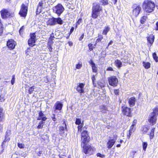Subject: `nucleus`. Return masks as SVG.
Masks as SVG:
<instances>
[{"mask_svg": "<svg viewBox=\"0 0 158 158\" xmlns=\"http://www.w3.org/2000/svg\"><path fill=\"white\" fill-rule=\"evenodd\" d=\"M155 6L154 2L150 0H144L142 4L143 10L148 13L152 12L154 10Z\"/></svg>", "mask_w": 158, "mask_h": 158, "instance_id": "obj_1", "label": "nucleus"}, {"mask_svg": "<svg viewBox=\"0 0 158 158\" xmlns=\"http://www.w3.org/2000/svg\"><path fill=\"white\" fill-rule=\"evenodd\" d=\"M91 17L94 19H96L102 11V7L99 4H94L92 8Z\"/></svg>", "mask_w": 158, "mask_h": 158, "instance_id": "obj_2", "label": "nucleus"}, {"mask_svg": "<svg viewBox=\"0 0 158 158\" xmlns=\"http://www.w3.org/2000/svg\"><path fill=\"white\" fill-rule=\"evenodd\" d=\"M89 137L88 135L87 131H83L81 133V145L82 143L84 144L87 143L89 141Z\"/></svg>", "mask_w": 158, "mask_h": 158, "instance_id": "obj_3", "label": "nucleus"}, {"mask_svg": "<svg viewBox=\"0 0 158 158\" xmlns=\"http://www.w3.org/2000/svg\"><path fill=\"white\" fill-rule=\"evenodd\" d=\"M64 8L60 4H58L56 6L53 7L54 12L60 16L64 11Z\"/></svg>", "mask_w": 158, "mask_h": 158, "instance_id": "obj_4", "label": "nucleus"}, {"mask_svg": "<svg viewBox=\"0 0 158 158\" xmlns=\"http://www.w3.org/2000/svg\"><path fill=\"white\" fill-rule=\"evenodd\" d=\"M109 83V85L113 86H117L118 80L115 76L111 77L108 78Z\"/></svg>", "mask_w": 158, "mask_h": 158, "instance_id": "obj_5", "label": "nucleus"}, {"mask_svg": "<svg viewBox=\"0 0 158 158\" xmlns=\"http://www.w3.org/2000/svg\"><path fill=\"white\" fill-rule=\"evenodd\" d=\"M156 115L153 113H151L149 116L148 121L152 125L155 124L156 122Z\"/></svg>", "mask_w": 158, "mask_h": 158, "instance_id": "obj_6", "label": "nucleus"}, {"mask_svg": "<svg viewBox=\"0 0 158 158\" xmlns=\"http://www.w3.org/2000/svg\"><path fill=\"white\" fill-rule=\"evenodd\" d=\"M83 152L86 154L90 155L93 153L94 151L93 148L89 145H84L83 146Z\"/></svg>", "mask_w": 158, "mask_h": 158, "instance_id": "obj_7", "label": "nucleus"}, {"mask_svg": "<svg viewBox=\"0 0 158 158\" xmlns=\"http://www.w3.org/2000/svg\"><path fill=\"white\" fill-rule=\"evenodd\" d=\"M2 18L6 19L9 18L10 16H13V14L10 15V13L6 9H3L0 12Z\"/></svg>", "mask_w": 158, "mask_h": 158, "instance_id": "obj_8", "label": "nucleus"}, {"mask_svg": "<svg viewBox=\"0 0 158 158\" xmlns=\"http://www.w3.org/2000/svg\"><path fill=\"white\" fill-rule=\"evenodd\" d=\"M27 7L24 4L22 5L21 8L19 12V14L21 16L25 17L27 14Z\"/></svg>", "mask_w": 158, "mask_h": 158, "instance_id": "obj_9", "label": "nucleus"}, {"mask_svg": "<svg viewBox=\"0 0 158 158\" xmlns=\"http://www.w3.org/2000/svg\"><path fill=\"white\" fill-rule=\"evenodd\" d=\"M123 113L128 117L131 116V109L130 108L126 106H123L122 107Z\"/></svg>", "mask_w": 158, "mask_h": 158, "instance_id": "obj_10", "label": "nucleus"}, {"mask_svg": "<svg viewBox=\"0 0 158 158\" xmlns=\"http://www.w3.org/2000/svg\"><path fill=\"white\" fill-rule=\"evenodd\" d=\"M16 45L15 42L12 39L9 40L7 42V46L10 50L14 49Z\"/></svg>", "mask_w": 158, "mask_h": 158, "instance_id": "obj_11", "label": "nucleus"}, {"mask_svg": "<svg viewBox=\"0 0 158 158\" xmlns=\"http://www.w3.org/2000/svg\"><path fill=\"white\" fill-rule=\"evenodd\" d=\"M133 8L132 12L134 16L136 17L139 14L141 10V8L139 5H138L136 6H134Z\"/></svg>", "mask_w": 158, "mask_h": 158, "instance_id": "obj_12", "label": "nucleus"}, {"mask_svg": "<svg viewBox=\"0 0 158 158\" xmlns=\"http://www.w3.org/2000/svg\"><path fill=\"white\" fill-rule=\"evenodd\" d=\"M67 129V127L66 124L65 123V122H64L62 124V125L61 126H60L59 130L60 132V134L61 135L63 136H65L66 135V133H65L64 132H62V131H64L65 130H66Z\"/></svg>", "mask_w": 158, "mask_h": 158, "instance_id": "obj_13", "label": "nucleus"}, {"mask_svg": "<svg viewBox=\"0 0 158 158\" xmlns=\"http://www.w3.org/2000/svg\"><path fill=\"white\" fill-rule=\"evenodd\" d=\"M85 84L81 83H80L77 88V90L80 93H84V90L83 89Z\"/></svg>", "mask_w": 158, "mask_h": 158, "instance_id": "obj_14", "label": "nucleus"}, {"mask_svg": "<svg viewBox=\"0 0 158 158\" xmlns=\"http://www.w3.org/2000/svg\"><path fill=\"white\" fill-rule=\"evenodd\" d=\"M47 119L46 116L43 113L42 111H40L39 113V116L37 120H42V122L45 121Z\"/></svg>", "mask_w": 158, "mask_h": 158, "instance_id": "obj_15", "label": "nucleus"}, {"mask_svg": "<svg viewBox=\"0 0 158 158\" xmlns=\"http://www.w3.org/2000/svg\"><path fill=\"white\" fill-rule=\"evenodd\" d=\"M62 104L59 101L56 102L54 104V108H55V110H60L62 107Z\"/></svg>", "mask_w": 158, "mask_h": 158, "instance_id": "obj_16", "label": "nucleus"}, {"mask_svg": "<svg viewBox=\"0 0 158 158\" xmlns=\"http://www.w3.org/2000/svg\"><path fill=\"white\" fill-rule=\"evenodd\" d=\"M89 63L92 67L93 71L94 72L97 73V68L95 64L93 61L92 60H90L89 61Z\"/></svg>", "mask_w": 158, "mask_h": 158, "instance_id": "obj_17", "label": "nucleus"}, {"mask_svg": "<svg viewBox=\"0 0 158 158\" xmlns=\"http://www.w3.org/2000/svg\"><path fill=\"white\" fill-rule=\"evenodd\" d=\"M136 99L135 97H131L129 99L128 102L130 106L131 107L134 106L135 104Z\"/></svg>", "mask_w": 158, "mask_h": 158, "instance_id": "obj_18", "label": "nucleus"}, {"mask_svg": "<svg viewBox=\"0 0 158 158\" xmlns=\"http://www.w3.org/2000/svg\"><path fill=\"white\" fill-rule=\"evenodd\" d=\"M115 142V139H110L107 143V148H110L112 147Z\"/></svg>", "mask_w": 158, "mask_h": 158, "instance_id": "obj_19", "label": "nucleus"}, {"mask_svg": "<svg viewBox=\"0 0 158 158\" xmlns=\"http://www.w3.org/2000/svg\"><path fill=\"white\" fill-rule=\"evenodd\" d=\"M56 19L54 18H52L49 19L47 22L48 24L50 25H53L56 24Z\"/></svg>", "mask_w": 158, "mask_h": 158, "instance_id": "obj_20", "label": "nucleus"}, {"mask_svg": "<svg viewBox=\"0 0 158 158\" xmlns=\"http://www.w3.org/2000/svg\"><path fill=\"white\" fill-rule=\"evenodd\" d=\"M154 39V36L152 35H150L147 37L148 42L150 44L151 46L152 45L153 43Z\"/></svg>", "mask_w": 158, "mask_h": 158, "instance_id": "obj_21", "label": "nucleus"}, {"mask_svg": "<svg viewBox=\"0 0 158 158\" xmlns=\"http://www.w3.org/2000/svg\"><path fill=\"white\" fill-rule=\"evenodd\" d=\"M150 129V127L148 125L143 126L141 128V130L143 133L145 134L147 133Z\"/></svg>", "mask_w": 158, "mask_h": 158, "instance_id": "obj_22", "label": "nucleus"}, {"mask_svg": "<svg viewBox=\"0 0 158 158\" xmlns=\"http://www.w3.org/2000/svg\"><path fill=\"white\" fill-rule=\"evenodd\" d=\"M155 129V127L152 128L150 132L148 135L149 136V138L151 140L154 137V132Z\"/></svg>", "mask_w": 158, "mask_h": 158, "instance_id": "obj_23", "label": "nucleus"}, {"mask_svg": "<svg viewBox=\"0 0 158 158\" xmlns=\"http://www.w3.org/2000/svg\"><path fill=\"white\" fill-rule=\"evenodd\" d=\"M35 40H32L29 39L28 40V44L30 46H33L35 45Z\"/></svg>", "mask_w": 158, "mask_h": 158, "instance_id": "obj_24", "label": "nucleus"}, {"mask_svg": "<svg viewBox=\"0 0 158 158\" xmlns=\"http://www.w3.org/2000/svg\"><path fill=\"white\" fill-rule=\"evenodd\" d=\"M100 109L101 110V111L102 113H106L108 111V110H107V108L105 106L102 105L100 106Z\"/></svg>", "mask_w": 158, "mask_h": 158, "instance_id": "obj_25", "label": "nucleus"}, {"mask_svg": "<svg viewBox=\"0 0 158 158\" xmlns=\"http://www.w3.org/2000/svg\"><path fill=\"white\" fill-rule=\"evenodd\" d=\"M115 65L118 68H120L122 66V63L121 62L118 60H116L115 61Z\"/></svg>", "mask_w": 158, "mask_h": 158, "instance_id": "obj_26", "label": "nucleus"}, {"mask_svg": "<svg viewBox=\"0 0 158 158\" xmlns=\"http://www.w3.org/2000/svg\"><path fill=\"white\" fill-rule=\"evenodd\" d=\"M110 29V28L108 26L105 27L102 31V34L104 35H106Z\"/></svg>", "mask_w": 158, "mask_h": 158, "instance_id": "obj_27", "label": "nucleus"}, {"mask_svg": "<svg viewBox=\"0 0 158 158\" xmlns=\"http://www.w3.org/2000/svg\"><path fill=\"white\" fill-rule=\"evenodd\" d=\"M3 109L0 107V121H1L4 118Z\"/></svg>", "mask_w": 158, "mask_h": 158, "instance_id": "obj_28", "label": "nucleus"}, {"mask_svg": "<svg viewBox=\"0 0 158 158\" xmlns=\"http://www.w3.org/2000/svg\"><path fill=\"white\" fill-rule=\"evenodd\" d=\"M143 66L146 69L149 68L150 67V64L148 62H143Z\"/></svg>", "mask_w": 158, "mask_h": 158, "instance_id": "obj_29", "label": "nucleus"}, {"mask_svg": "<svg viewBox=\"0 0 158 158\" xmlns=\"http://www.w3.org/2000/svg\"><path fill=\"white\" fill-rule=\"evenodd\" d=\"M43 1H41L40 2H39V3L38 5V7H37V12H39V10H40L42 8V6H43Z\"/></svg>", "mask_w": 158, "mask_h": 158, "instance_id": "obj_30", "label": "nucleus"}, {"mask_svg": "<svg viewBox=\"0 0 158 158\" xmlns=\"http://www.w3.org/2000/svg\"><path fill=\"white\" fill-rule=\"evenodd\" d=\"M56 20V23H58V24H62L63 23V21L60 18H55Z\"/></svg>", "mask_w": 158, "mask_h": 158, "instance_id": "obj_31", "label": "nucleus"}, {"mask_svg": "<svg viewBox=\"0 0 158 158\" xmlns=\"http://www.w3.org/2000/svg\"><path fill=\"white\" fill-rule=\"evenodd\" d=\"M53 38H54V37H52V36H51L49 38V41L48 42V46H51V45L52 44L53 42L52 40Z\"/></svg>", "mask_w": 158, "mask_h": 158, "instance_id": "obj_32", "label": "nucleus"}, {"mask_svg": "<svg viewBox=\"0 0 158 158\" xmlns=\"http://www.w3.org/2000/svg\"><path fill=\"white\" fill-rule=\"evenodd\" d=\"M98 38L96 40V43H98L100 41H101L103 39V36L101 35H99L98 36Z\"/></svg>", "mask_w": 158, "mask_h": 158, "instance_id": "obj_33", "label": "nucleus"}, {"mask_svg": "<svg viewBox=\"0 0 158 158\" xmlns=\"http://www.w3.org/2000/svg\"><path fill=\"white\" fill-rule=\"evenodd\" d=\"M142 146L143 150L144 151H145L148 146L147 143L146 142H143L142 143Z\"/></svg>", "mask_w": 158, "mask_h": 158, "instance_id": "obj_34", "label": "nucleus"}, {"mask_svg": "<svg viewBox=\"0 0 158 158\" xmlns=\"http://www.w3.org/2000/svg\"><path fill=\"white\" fill-rule=\"evenodd\" d=\"M154 60L156 62L158 61V57L157 56L155 52L154 53L152 54Z\"/></svg>", "mask_w": 158, "mask_h": 158, "instance_id": "obj_35", "label": "nucleus"}, {"mask_svg": "<svg viewBox=\"0 0 158 158\" xmlns=\"http://www.w3.org/2000/svg\"><path fill=\"white\" fill-rule=\"evenodd\" d=\"M147 19L146 16H143L140 19V22L141 23H143Z\"/></svg>", "mask_w": 158, "mask_h": 158, "instance_id": "obj_36", "label": "nucleus"}, {"mask_svg": "<svg viewBox=\"0 0 158 158\" xmlns=\"http://www.w3.org/2000/svg\"><path fill=\"white\" fill-rule=\"evenodd\" d=\"M34 86L31 87L28 90L29 94H31L33 93V92L34 91Z\"/></svg>", "mask_w": 158, "mask_h": 158, "instance_id": "obj_37", "label": "nucleus"}, {"mask_svg": "<svg viewBox=\"0 0 158 158\" xmlns=\"http://www.w3.org/2000/svg\"><path fill=\"white\" fill-rule=\"evenodd\" d=\"M135 126L131 125L129 130V131H130V132L132 133L135 131Z\"/></svg>", "mask_w": 158, "mask_h": 158, "instance_id": "obj_38", "label": "nucleus"}, {"mask_svg": "<svg viewBox=\"0 0 158 158\" xmlns=\"http://www.w3.org/2000/svg\"><path fill=\"white\" fill-rule=\"evenodd\" d=\"M152 113H154L156 115L157 114L158 115V106L153 109V112Z\"/></svg>", "mask_w": 158, "mask_h": 158, "instance_id": "obj_39", "label": "nucleus"}, {"mask_svg": "<svg viewBox=\"0 0 158 158\" xmlns=\"http://www.w3.org/2000/svg\"><path fill=\"white\" fill-rule=\"evenodd\" d=\"M44 123V122H42V121H40L39 123L38 126L37 127V128L38 129L42 128L43 126V124Z\"/></svg>", "mask_w": 158, "mask_h": 158, "instance_id": "obj_40", "label": "nucleus"}, {"mask_svg": "<svg viewBox=\"0 0 158 158\" xmlns=\"http://www.w3.org/2000/svg\"><path fill=\"white\" fill-rule=\"evenodd\" d=\"M18 146L20 148H23L25 147V145L23 143H18Z\"/></svg>", "mask_w": 158, "mask_h": 158, "instance_id": "obj_41", "label": "nucleus"}, {"mask_svg": "<svg viewBox=\"0 0 158 158\" xmlns=\"http://www.w3.org/2000/svg\"><path fill=\"white\" fill-rule=\"evenodd\" d=\"M75 123L77 125H79L81 123V119L79 118H77Z\"/></svg>", "mask_w": 158, "mask_h": 158, "instance_id": "obj_42", "label": "nucleus"}, {"mask_svg": "<svg viewBox=\"0 0 158 158\" xmlns=\"http://www.w3.org/2000/svg\"><path fill=\"white\" fill-rule=\"evenodd\" d=\"M35 33H32L30 35V39L32 40H35Z\"/></svg>", "mask_w": 158, "mask_h": 158, "instance_id": "obj_43", "label": "nucleus"}, {"mask_svg": "<svg viewBox=\"0 0 158 158\" xmlns=\"http://www.w3.org/2000/svg\"><path fill=\"white\" fill-rule=\"evenodd\" d=\"M15 76L14 75L12 77V79H11V84L13 85L14 83H15Z\"/></svg>", "mask_w": 158, "mask_h": 158, "instance_id": "obj_44", "label": "nucleus"}, {"mask_svg": "<svg viewBox=\"0 0 158 158\" xmlns=\"http://www.w3.org/2000/svg\"><path fill=\"white\" fill-rule=\"evenodd\" d=\"M101 2L104 5L107 4V0H102Z\"/></svg>", "mask_w": 158, "mask_h": 158, "instance_id": "obj_45", "label": "nucleus"}, {"mask_svg": "<svg viewBox=\"0 0 158 158\" xmlns=\"http://www.w3.org/2000/svg\"><path fill=\"white\" fill-rule=\"evenodd\" d=\"M82 64H76V67L77 69H80L82 67Z\"/></svg>", "mask_w": 158, "mask_h": 158, "instance_id": "obj_46", "label": "nucleus"}, {"mask_svg": "<svg viewBox=\"0 0 158 158\" xmlns=\"http://www.w3.org/2000/svg\"><path fill=\"white\" fill-rule=\"evenodd\" d=\"M88 46L89 48V49L90 51H91L93 50V48L92 47V44H89L88 45Z\"/></svg>", "mask_w": 158, "mask_h": 158, "instance_id": "obj_47", "label": "nucleus"}, {"mask_svg": "<svg viewBox=\"0 0 158 158\" xmlns=\"http://www.w3.org/2000/svg\"><path fill=\"white\" fill-rule=\"evenodd\" d=\"M82 127V125H79L78 126V132H81V128Z\"/></svg>", "mask_w": 158, "mask_h": 158, "instance_id": "obj_48", "label": "nucleus"}, {"mask_svg": "<svg viewBox=\"0 0 158 158\" xmlns=\"http://www.w3.org/2000/svg\"><path fill=\"white\" fill-rule=\"evenodd\" d=\"M24 29V26H23L20 28L19 30V33L20 35H21V34H22V32L23 31V30Z\"/></svg>", "mask_w": 158, "mask_h": 158, "instance_id": "obj_49", "label": "nucleus"}, {"mask_svg": "<svg viewBox=\"0 0 158 158\" xmlns=\"http://www.w3.org/2000/svg\"><path fill=\"white\" fill-rule=\"evenodd\" d=\"M5 99L4 98V96L3 95H1L0 96V102H2L4 101Z\"/></svg>", "mask_w": 158, "mask_h": 158, "instance_id": "obj_50", "label": "nucleus"}, {"mask_svg": "<svg viewBox=\"0 0 158 158\" xmlns=\"http://www.w3.org/2000/svg\"><path fill=\"white\" fill-rule=\"evenodd\" d=\"M34 91L35 92H36L37 91H39L40 89V88L38 87H36L34 86Z\"/></svg>", "mask_w": 158, "mask_h": 158, "instance_id": "obj_51", "label": "nucleus"}, {"mask_svg": "<svg viewBox=\"0 0 158 158\" xmlns=\"http://www.w3.org/2000/svg\"><path fill=\"white\" fill-rule=\"evenodd\" d=\"M97 155L98 156H99L101 158H103L105 157L104 155L100 153H98L97 154Z\"/></svg>", "mask_w": 158, "mask_h": 158, "instance_id": "obj_52", "label": "nucleus"}, {"mask_svg": "<svg viewBox=\"0 0 158 158\" xmlns=\"http://www.w3.org/2000/svg\"><path fill=\"white\" fill-rule=\"evenodd\" d=\"M3 27H0V35H1L3 31Z\"/></svg>", "mask_w": 158, "mask_h": 158, "instance_id": "obj_53", "label": "nucleus"}, {"mask_svg": "<svg viewBox=\"0 0 158 158\" xmlns=\"http://www.w3.org/2000/svg\"><path fill=\"white\" fill-rule=\"evenodd\" d=\"M82 22L81 19H79L77 22V25L79 24Z\"/></svg>", "mask_w": 158, "mask_h": 158, "instance_id": "obj_54", "label": "nucleus"}, {"mask_svg": "<svg viewBox=\"0 0 158 158\" xmlns=\"http://www.w3.org/2000/svg\"><path fill=\"white\" fill-rule=\"evenodd\" d=\"M136 123H137V120H134V121H133V122L132 123V124L131 125L133 126H135V125Z\"/></svg>", "mask_w": 158, "mask_h": 158, "instance_id": "obj_55", "label": "nucleus"}, {"mask_svg": "<svg viewBox=\"0 0 158 158\" xmlns=\"http://www.w3.org/2000/svg\"><path fill=\"white\" fill-rule=\"evenodd\" d=\"M92 81L93 83L94 84V81L95 80V76L94 75L92 76Z\"/></svg>", "mask_w": 158, "mask_h": 158, "instance_id": "obj_56", "label": "nucleus"}, {"mask_svg": "<svg viewBox=\"0 0 158 158\" xmlns=\"http://www.w3.org/2000/svg\"><path fill=\"white\" fill-rule=\"evenodd\" d=\"M114 93L116 95H118L119 93V91L118 89H115L114 90Z\"/></svg>", "mask_w": 158, "mask_h": 158, "instance_id": "obj_57", "label": "nucleus"}, {"mask_svg": "<svg viewBox=\"0 0 158 158\" xmlns=\"http://www.w3.org/2000/svg\"><path fill=\"white\" fill-rule=\"evenodd\" d=\"M132 132H130V131H129V134L127 135V137L128 139H129L130 137V136L132 134Z\"/></svg>", "mask_w": 158, "mask_h": 158, "instance_id": "obj_58", "label": "nucleus"}, {"mask_svg": "<svg viewBox=\"0 0 158 158\" xmlns=\"http://www.w3.org/2000/svg\"><path fill=\"white\" fill-rule=\"evenodd\" d=\"M107 70L112 71L113 70V69L112 67H109L107 69Z\"/></svg>", "mask_w": 158, "mask_h": 158, "instance_id": "obj_59", "label": "nucleus"}, {"mask_svg": "<svg viewBox=\"0 0 158 158\" xmlns=\"http://www.w3.org/2000/svg\"><path fill=\"white\" fill-rule=\"evenodd\" d=\"M53 116L52 117V119L53 121H55L56 120V118L55 117V116L54 114H53Z\"/></svg>", "mask_w": 158, "mask_h": 158, "instance_id": "obj_60", "label": "nucleus"}, {"mask_svg": "<svg viewBox=\"0 0 158 158\" xmlns=\"http://www.w3.org/2000/svg\"><path fill=\"white\" fill-rule=\"evenodd\" d=\"M84 34H82V35L81 36L79 39V40H81L84 38Z\"/></svg>", "mask_w": 158, "mask_h": 158, "instance_id": "obj_61", "label": "nucleus"}, {"mask_svg": "<svg viewBox=\"0 0 158 158\" xmlns=\"http://www.w3.org/2000/svg\"><path fill=\"white\" fill-rule=\"evenodd\" d=\"M74 27H72L71 28V29H70V34H71V33H72L74 31Z\"/></svg>", "mask_w": 158, "mask_h": 158, "instance_id": "obj_62", "label": "nucleus"}, {"mask_svg": "<svg viewBox=\"0 0 158 158\" xmlns=\"http://www.w3.org/2000/svg\"><path fill=\"white\" fill-rule=\"evenodd\" d=\"M48 47L49 51L50 52H52V46H48Z\"/></svg>", "mask_w": 158, "mask_h": 158, "instance_id": "obj_63", "label": "nucleus"}, {"mask_svg": "<svg viewBox=\"0 0 158 158\" xmlns=\"http://www.w3.org/2000/svg\"><path fill=\"white\" fill-rule=\"evenodd\" d=\"M156 30L158 31V21L156 23Z\"/></svg>", "mask_w": 158, "mask_h": 158, "instance_id": "obj_64", "label": "nucleus"}]
</instances>
